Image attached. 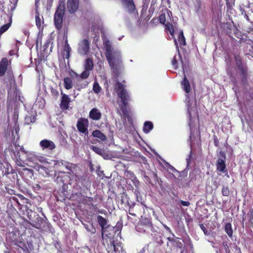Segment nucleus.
<instances>
[{
	"mask_svg": "<svg viewBox=\"0 0 253 253\" xmlns=\"http://www.w3.org/2000/svg\"><path fill=\"white\" fill-rule=\"evenodd\" d=\"M174 43H175V46H176V48H177V50H178V47L177 42V41H176V39H174Z\"/></svg>",
	"mask_w": 253,
	"mask_h": 253,
	"instance_id": "obj_45",
	"label": "nucleus"
},
{
	"mask_svg": "<svg viewBox=\"0 0 253 253\" xmlns=\"http://www.w3.org/2000/svg\"><path fill=\"white\" fill-rule=\"evenodd\" d=\"M180 203L183 206L188 207L190 205V203L188 201H184L182 200L180 201Z\"/></svg>",
	"mask_w": 253,
	"mask_h": 253,
	"instance_id": "obj_39",
	"label": "nucleus"
},
{
	"mask_svg": "<svg viewBox=\"0 0 253 253\" xmlns=\"http://www.w3.org/2000/svg\"><path fill=\"white\" fill-rule=\"evenodd\" d=\"M235 0H226V5L228 8H231L234 4Z\"/></svg>",
	"mask_w": 253,
	"mask_h": 253,
	"instance_id": "obj_36",
	"label": "nucleus"
},
{
	"mask_svg": "<svg viewBox=\"0 0 253 253\" xmlns=\"http://www.w3.org/2000/svg\"><path fill=\"white\" fill-rule=\"evenodd\" d=\"M10 24L7 23L6 24H5L3 25L0 28V35H1L5 32H6L10 27Z\"/></svg>",
	"mask_w": 253,
	"mask_h": 253,
	"instance_id": "obj_33",
	"label": "nucleus"
},
{
	"mask_svg": "<svg viewBox=\"0 0 253 253\" xmlns=\"http://www.w3.org/2000/svg\"><path fill=\"white\" fill-rule=\"evenodd\" d=\"M16 165L19 167H23L24 166L23 164V162L20 159V156H19V159L16 161Z\"/></svg>",
	"mask_w": 253,
	"mask_h": 253,
	"instance_id": "obj_38",
	"label": "nucleus"
},
{
	"mask_svg": "<svg viewBox=\"0 0 253 253\" xmlns=\"http://www.w3.org/2000/svg\"><path fill=\"white\" fill-rule=\"evenodd\" d=\"M175 63H176V61H175V60H173L172 61V64H173V65H174Z\"/></svg>",
	"mask_w": 253,
	"mask_h": 253,
	"instance_id": "obj_47",
	"label": "nucleus"
},
{
	"mask_svg": "<svg viewBox=\"0 0 253 253\" xmlns=\"http://www.w3.org/2000/svg\"><path fill=\"white\" fill-rule=\"evenodd\" d=\"M92 135L95 137L100 139L102 141H104L107 138L106 136L99 130L93 131L92 132Z\"/></svg>",
	"mask_w": 253,
	"mask_h": 253,
	"instance_id": "obj_21",
	"label": "nucleus"
},
{
	"mask_svg": "<svg viewBox=\"0 0 253 253\" xmlns=\"http://www.w3.org/2000/svg\"><path fill=\"white\" fill-rule=\"evenodd\" d=\"M10 169L12 170L11 165L7 162L0 163V175L4 176L9 174Z\"/></svg>",
	"mask_w": 253,
	"mask_h": 253,
	"instance_id": "obj_12",
	"label": "nucleus"
},
{
	"mask_svg": "<svg viewBox=\"0 0 253 253\" xmlns=\"http://www.w3.org/2000/svg\"><path fill=\"white\" fill-rule=\"evenodd\" d=\"M128 213H129V214L131 215L132 216H135L136 215L135 213L131 212L130 211H129Z\"/></svg>",
	"mask_w": 253,
	"mask_h": 253,
	"instance_id": "obj_46",
	"label": "nucleus"
},
{
	"mask_svg": "<svg viewBox=\"0 0 253 253\" xmlns=\"http://www.w3.org/2000/svg\"><path fill=\"white\" fill-rule=\"evenodd\" d=\"M62 95L60 106L63 109H67L68 108L69 103L70 102V98L67 95L61 93Z\"/></svg>",
	"mask_w": 253,
	"mask_h": 253,
	"instance_id": "obj_17",
	"label": "nucleus"
},
{
	"mask_svg": "<svg viewBox=\"0 0 253 253\" xmlns=\"http://www.w3.org/2000/svg\"><path fill=\"white\" fill-rule=\"evenodd\" d=\"M170 16H172L171 12L167 11V14L163 13L160 15L159 20L161 23L165 25L167 32H169L171 36H173L174 32L173 26L168 22L169 19L171 20Z\"/></svg>",
	"mask_w": 253,
	"mask_h": 253,
	"instance_id": "obj_5",
	"label": "nucleus"
},
{
	"mask_svg": "<svg viewBox=\"0 0 253 253\" xmlns=\"http://www.w3.org/2000/svg\"><path fill=\"white\" fill-rule=\"evenodd\" d=\"M225 154L223 152L220 151L219 152V157L218 158L217 160L216 169L217 170L220 172H222L223 173L226 171L225 163Z\"/></svg>",
	"mask_w": 253,
	"mask_h": 253,
	"instance_id": "obj_6",
	"label": "nucleus"
},
{
	"mask_svg": "<svg viewBox=\"0 0 253 253\" xmlns=\"http://www.w3.org/2000/svg\"><path fill=\"white\" fill-rule=\"evenodd\" d=\"M88 126V121L85 118L80 119L77 123V127L78 130L85 134V135L88 134L87 127Z\"/></svg>",
	"mask_w": 253,
	"mask_h": 253,
	"instance_id": "obj_7",
	"label": "nucleus"
},
{
	"mask_svg": "<svg viewBox=\"0 0 253 253\" xmlns=\"http://www.w3.org/2000/svg\"><path fill=\"white\" fill-rule=\"evenodd\" d=\"M51 92L52 94L54 95V96H57L58 95V92H57V91L55 89H54L53 88L52 89Z\"/></svg>",
	"mask_w": 253,
	"mask_h": 253,
	"instance_id": "obj_41",
	"label": "nucleus"
},
{
	"mask_svg": "<svg viewBox=\"0 0 253 253\" xmlns=\"http://www.w3.org/2000/svg\"><path fill=\"white\" fill-rule=\"evenodd\" d=\"M190 158L189 159H186V160H187V163L188 164L189 163V160Z\"/></svg>",
	"mask_w": 253,
	"mask_h": 253,
	"instance_id": "obj_49",
	"label": "nucleus"
},
{
	"mask_svg": "<svg viewBox=\"0 0 253 253\" xmlns=\"http://www.w3.org/2000/svg\"><path fill=\"white\" fill-rule=\"evenodd\" d=\"M62 173V172H58V175H59V173Z\"/></svg>",
	"mask_w": 253,
	"mask_h": 253,
	"instance_id": "obj_52",
	"label": "nucleus"
},
{
	"mask_svg": "<svg viewBox=\"0 0 253 253\" xmlns=\"http://www.w3.org/2000/svg\"><path fill=\"white\" fill-rule=\"evenodd\" d=\"M102 114L99 109L94 108L89 112V117L90 119L95 121H98L101 118Z\"/></svg>",
	"mask_w": 253,
	"mask_h": 253,
	"instance_id": "obj_15",
	"label": "nucleus"
},
{
	"mask_svg": "<svg viewBox=\"0 0 253 253\" xmlns=\"http://www.w3.org/2000/svg\"><path fill=\"white\" fill-rule=\"evenodd\" d=\"M90 71L85 69L84 71L82 73L80 76L76 75L77 78H81L82 79H86L89 75Z\"/></svg>",
	"mask_w": 253,
	"mask_h": 253,
	"instance_id": "obj_29",
	"label": "nucleus"
},
{
	"mask_svg": "<svg viewBox=\"0 0 253 253\" xmlns=\"http://www.w3.org/2000/svg\"><path fill=\"white\" fill-rule=\"evenodd\" d=\"M111 247L113 248V251L111 252L109 251V253H125L120 242L113 240Z\"/></svg>",
	"mask_w": 253,
	"mask_h": 253,
	"instance_id": "obj_13",
	"label": "nucleus"
},
{
	"mask_svg": "<svg viewBox=\"0 0 253 253\" xmlns=\"http://www.w3.org/2000/svg\"><path fill=\"white\" fill-rule=\"evenodd\" d=\"M200 228L204 232L205 235H209L210 234V232L208 231V230L206 229V228L203 224H200Z\"/></svg>",
	"mask_w": 253,
	"mask_h": 253,
	"instance_id": "obj_37",
	"label": "nucleus"
},
{
	"mask_svg": "<svg viewBox=\"0 0 253 253\" xmlns=\"http://www.w3.org/2000/svg\"><path fill=\"white\" fill-rule=\"evenodd\" d=\"M15 131H16V132L17 133V132L18 131V128L15 129Z\"/></svg>",
	"mask_w": 253,
	"mask_h": 253,
	"instance_id": "obj_50",
	"label": "nucleus"
},
{
	"mask_svg": "<svg viewBox=\"0 0 253 253\" xmlns=\"http://www.w3.org/2000/svg\"><path fill=\"white\" fill-rule=\"evenodd\" d=\"M20 150L26 155V161L28 165L33 168L37 170L40 169H44L43 167L40 166L39 162L41 163H47L46 159L42 156L37 155L35 152L27 151L24 149L23 146H20Z\"/></svg>",
	"mask_w": 253,
	"mask_h": 253,
	"instance_id": "obj_2",
	"label": "nucleus"
},
{
	"mask_svg": "<svg viewBox=\"0 0 253 253\" xmlns=\"http://www.w3.org/2000/svg\"><path fill=\"white\" fill-rule=\"evenodd\" d=\"M151 227V223L148 218H145L143 220L141 221L140 224L137 226V230L142 229V231L146 232L147 230Z\"/></svg>",
	"mask_w": 253,
	"mask_h": 253,
	"instance_id": "obj_14",
	"label": "nucleus"
},
{
	"mask_svg": "<svg viewBox=\"0 0 253 253\" xmlns=\"http://www.w3.org/2000/svg\"><path fill=\"white\" fill-rule=\"evenodd\" d=\"M121 39V37H120V38L119 39V40H120Z\"/></svg>",
	"mask_w": 253,
	"mask_h": 253,
	"instance_id": "obj_53",
	"label": "nucleus"
},
{
	"mask_svg": "<svg viewBox=\"0 0 253 253\" xmlns=\"http://www.w3.org/2000/svg\"><path fill=\"white\" fill-rule=\"evenodd\" d=\"M188 113H189V115L190 121H191V119H192V110L189 108H188Z\"/></svg>",
	"mask_w": 253,
	"mask_h": 253,
	"instance_id": "obj_42",
	"label": "nucleus"
},
{
	"mask_svg": "<svg viewBox=\"0 0 253 253\" xmlns=\"http://www.w3.org/2000/svg\"><path fill=\"white\" fill-rule=\"evenodd\" d=\"M67 9L70 13H75L79 6V0H67Z\"/></svg>",
	"mask_w": 253,
	"mask_h": 253,
	"instance_id": "obj_10",
	"label": "nucleus"
},
{
	"mask_svg": "<svg viewBox=\"0 0 253 253\" xmlns=\"http://www.w3.org/2000/svg\"><path fill=\"white\" fill-rule=\"evenodd\" d=\"M181 85L183 89L185 91L186 93H189L190 91V85L189 82L187 79L184 77L183 80L181 82Z\"/></svg>",
	"mask_w": 253,
	"mask_h": 253,
	"instance_id": "obj_20",
	"label": "nucleus"
},
{
	"mask_svg": "<svg viewBox=\"0 0 253 253\" xmlns=\"http://www.w3.org/2000/svg\"><path fill=\"white\" fill-rule=\"evenodd\" d=\"M65 0H60L58 8L54 14V24L56 28L60 29L62 26L63 17L64 15Z\"/></svg>",
	"mask_w": 253,
	"mask_h": 253,
	"instance_id": "obj_4",
	"label": "nucleus"
},
{
	"mask_svg": "<svg viewBox=\"0 0 253 253\" xmlns=\"http://www.w3.org/2000/svg\"><path fill=\"white\" fill-rule=\"evenodd\" d=\"M64 87L67 89H71L73 87L72 79L69 77L65 78L64 80Z\"/></svg>",
	"mask_w": 253,
	"mask_h": 253,
	"instance_id": "obj_23",
	"label": "nucleus"
},
{
	"mask_svg": "<svg viewBox=\"0 0 253 253\" xmlns=\"http://www.w3.org/2000/svg\"><path fill=\"white\" fill-rule=\"evenodd\" d=\"M224 248H225L226 253H231L230 249H229L227 244H226L225 245L224 244Z\"/></svg>",
	"mask_w": 253,
	"mask_h": 253,
	"instance_id": "obj_40",
	"label": "nucleus"
},
{
	"mask_svg": "<svg viewBox=\"0 0 253 253\" xmlns=\"http://www.w3.org/2000/svg\"><path fill=\"white\" fill-rule=\"evenodd\" d=\"M222 194L224 196H228L229 195V190L227 186H223Z\"/></svg>",
	"mask_w": 253,
	"mask_h": 253,
	"instance_id": "obj_34",
	"label": "nucleus"
},
{
	"mask_svg": "<svg viewBox=\"0 0 253 253\" xmlns=\"http://www.w3.org/2000/svg\"><path fill=\"white\" fill-rule=\"evenodd\" d=\"M122 1L124 5L129 12L134 10L135 6L132 0H122Z\"/></svg>",
	"mask_w": 253,
	"mask_h": 253,
	"instance_id": "obj_18",
	"label": "nucleus"
},
{
	"mask_svg": "<svg viewBox=\"0 0 253 253\" xmlns=\"http://www.w3.org/2000/svg\"><path fill=\"white\" fill-rule=\"evenodd\" d=\"M97 222L102 229V237H104V232L105 229L107 228L108 226L107 225V220L101 215H98L97 217Z\"/></svg>",
	"mask_w": 253,
	"mask_h": 253,
	"instance_id": "obj_16",
	"label": "nucleus"
},
{
	"mask_svg": "<svg viewBox=\"0 0 253 253\" xmlns=\"http://www.w3.org/2000/svg\"><path fill=\"white\" fill-rule=\"evenodd\" d=\"M10 62L7 58H3L0 61V77L3 76L8 68Z\"/></svg>",
	"mask_w": 253,
	"mask_h": 253,
	"instance_id": "obj_11",
	"label": "nucleus"
},
{
	"mask_svg": "<svg viewBox=\"0 0 253 253\" xmlns=\"http://www.w3.org/2000/svg\"><path fill=\"white\" fill-rule=\"evenodd\" d=\"M89 49V41L86 39L81 41L78 44V52L81 55H86Z\"/></svg>",
	"mask_w": 253,
	"mask_h": 253,
	"instance_id": "obj_8",
	"label": "nucleus"
},
{
	"mask_svg": "<svg viewBox=\"0 0 253 253\" xmlns=\"http://www.w3.org/2000/svg\"><path fill=\"white\" fill-rule=\"evenodd\" d=\"M39 0H35V3H36V4H37V3L38 2H39Z\"/></svg>",
	"mask_w": 253,
	"mask_h": 253,
	"instance_id": "obj_48",
	"label": "nucleus"
},
{
	"mask_svg": "<svg viewBox=\"0 0 253 253\" xmlns=\"http://www.w3.org/2000/svg\"><path fill=\"white\" fill-rule=\"evenodd\" d=\"M164 162L166 165V167L169 172H171L172 174H173V172H177V170L173 166H171L166 161H164Z\"/></svg>",
	"mask_w": 253,
	"mask_h": 253,
	"instance_id": "obj_30",
	"label": "nucleus"
},
{
	"mask_svg": "<svg viewBox=\"0 0 253 253\" xmlns=\"http://www.w3.org/2000/svg\"><path fill=\"white\" fill-rule=\"evenodd\" d=\"M36 118L33 116H26L25 118V123L27 125H29L31 123H33L35 122Z\"/></svg>",
	"mask_w": 253,
	"mask_h": 253,
	"instance_id": "obj_28",
	"label": "nucleus"
},
{
	"mask_svg": "<svg viewBox=\"0 0 253 253\" xmlns=\"http://www.w3.org/2000/svg\"><path fill=\"white\" fill-rule=\"evenodd\" d=\"M103 45L106 50V56L110 67L116 75L121 68V56L119 51H114L111 42L103 39Z\"/></svg>",
	"mask_w": 253,
	"mask_h": 253,
	"instance_id": "obj_1",
	"label": "nucleus"
},
{
	"mask_svg": "<svg viewBox=\"0 0 253 253\" xmlns=\"http://www.w3.org/2000/svg\"><path fill=\"white\" fill-rule=\"evenodd\" d=\"M84 227L87 231H88L89 232H91L93 234L95 233L96 232L95 228L94 227H93V226L92 227L91 229L89 228L88 225H87V224H84Z\"/></svg>",
	"mask_w": 253,
	"mask_h": 253,
	"instance_id": "obj_35",
	"label": "nucleus"
},
{
	"mask_svg": "<svg viewBox=\"0 0 253 253\" xmlns=\"http://www.w3.org/2000/svg\"><path fill=\"white\" fill-rule=\"evenodd\" d=\"M115 90L122 101L121 104H120V107L123 113L126 115L127 113L126 106L127 101L129 100V96L127 91L125 89V86L119 82L116 84Z\"/></svg>",
	"mask_w": 253,
	"mask_h": 253,
	"instance_id": "obj_3",
	"label": "nucleus"
},
{
	"mask_svg": "<svg viewBox=\"0 0 253 253\" xmlns=\"http://www.w3.org/2000/svg\"><path fill=\"white\" fill-rule=\"evenodd\" d=\"M40 146L42 150H52L55 148L54 143L50 140L43 139L40 142Z\"/></svg>",
	"mask_w": 253,
	"mask_h": 253,
	"instance_id": "obj_9",
	"label": "nucleus"
},
{
	"mask_svg": "<svg viewBox=\"0 0 253 253\" xmlns=\"http://www.w3.org/2000/svg\"><path fill=\"white\" fill-rule=\"evenodd\" d=\"M91 149L96 154L102 156L103 157H104L105 154V151L103 149H101L100 148L96 146H93L92 145L91 146Z\"/></svg>",
	"mask_w": 253,
	"mask_h": 253,
	"instance_id": "obj_24",
	"label": "nucleus"
},
{
	"mask_svg": "<svg viewBox=\"0 0 253 253\" xmlns=\"http://www.w3.org/2000/svg\"><path fill=\"white\" fill-rule=\"evenodd\" d=\"M245 17L246 18H248V16L247 15V14H245Z\"/></svg>",
	"mask_w": 253,
	"mask_h": 253,
	"instance_id": "obj_51",
	"label": "nucleus"
},
{
	"mask_svg": "<svg viewBox=\"0 0 253 253\" xmlns=\"http://www.w3.org/2000/svg\"><path fill=\"white\" fill-rule=\"evenodd\" d=\"M93 90L95 93H98L101 90V87L96 82H95L93 84Z\"/></svg>",
	"mask_w": 253,
	"mask_h": 253,
	"instance_id": "obj_32",
	"label": "nucleus"
},
{
	"mask_svg": "<svg viewBox=\"0 0 253 253\" xmlns=\"http://www.w3.org/2000/svg\"><path fill=\"white\" fill-rule=\"evenodd\" d=\"M164 227L168 231H169V232H171V229H170L169 227L168 226H167V225H164Z\"/></svg>",
	"mask_w": 253,
	"mask_h": 253,
	"instance_id": "obj_44",
	"label": "nucleus"
},
{
	"mask_svg": "<svg viewBox=\"0 0 253 253\" xmlns=\"http://www.w3.org/2000/svg\"><path fill=\"white\" fill-rule=\"evenodd\" d=\"M153 128V125L149 121L145 122L144 124L143 131L145 133H148Z\"/></svg>",
	"mask_w": 253,
	"mask_h": 253,
	"instance_id": "obj_22",
	"label": "nucleus"
},
{
	"mask_svg": "<svg viewBox=\"0 0 253 253\" xmlns=\"http://www.w3.org/2000/svg\"><path fill=\"white\" fill-rule=\"evenodd\" d=\"M71 50V48L68 43L67 41L65 42L64 47V52H63V57L66 59H69L70 57V53Z\"/></svg>",
	"mask_w": 253,
	"mask_h": 253,
	"instance_id": "obj_19",
	"label": "nucleus"
},
{
	"mask_svg": "<svg viewBox=\"0 0 253 253\" xmlns=\"http://www.w3.org/2000/svg\"><path fill=\"white\" fill-rule=\"evenodd\" d=\"M225 231L229 237H232L233 234V230L231 223H228L225 224Z\"/></svg>",
	"mask_w": 253,
	"mask_h": 253,
	"instance_id": "obj_25",
	"label": "nucleus"
},
{
	"mask_svg": "<svg viewBox=\"0 0 253 253\" xmlns=\"http://www.w3.org/2000/svg\"><path fill=\"white\" fill-rule=\"evenodd\" d=\"M178 42L180 45H184L186 44L185 39L183 35V33L182 31H181L179 33Z\"/></svg>",
	"mask_w": 253,
	"mask_h": 253,
	"instance_id": "obj_27",
	"label": "nucleus"
},
{
	"mask_svg": "<svg viewBox=\"0 0 253 253\" xmlns=\"http://www.w3.org/2000/svg\"><path fill=\"white\" fill-rule=\"evenodd\" d=\"M35 19L36 25L39 29H40L42 27V20L40 18L39 13L36 15Z\"/></svg>",
	"mask_w": 253,
	"mask_h": 253,
	"instance_id": "obj_31",
	"label": "nucleus"
},
{
	"mask_svg": "<svg viewBox=\"0 0 253 253\" xmlns=\"http://www.w3.org/2000/svg\"><path fill=\"white\" fill-rule=\"evenodd\" d=\"M65 167L67 168V169L70 170L71 168L72 167V165L67 163V164H66Z\"/></svg>",
	"mask_w": 253,
	"mask_h": 253,
	"instance_id": "obj_43",
	"label": "nucleus"
},
{
	"mask_svg": "<svg viewBox=\"0 0 253 253\" xmlns=\"http://www.w3.org/2000/svg\"><path fill=\"white\" fill-rule=\"evenodd\" d=\"M93 67V62L92 60L88 58L85 60V69L91 71Z\"/></svg>",
	"mask_w": 253,
	"mask_h": 253,
	"instance_id": "obj_26",
	"label": "nucleus"
}]
</instances>
